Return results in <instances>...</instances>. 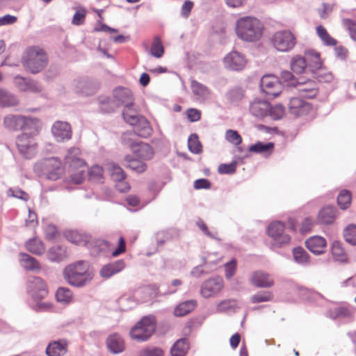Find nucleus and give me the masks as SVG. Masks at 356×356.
<instances>
[{
    "instance_id": "obj_1",
    "label": "nucleus",
    "mask_w": 356,
    "mask_h": 356,
    "mask_svg": "<svg viewBox=\"0 0 356 356\" xmlns=\"http://www.w3.org/2000/svg\"><path fill=\"white\" fill-rule=\"evenodd\" d=\"M264 30L263 23L254 17H242L236 22V34L240 40L246 42L259 41L263 35Z\"/></svg>"
},
{
    "instance_id": "obj_2",
    "label": "nucleus",
    "mask_w": 356,
    "mask_h": 356,
    "mask_svg": "<svg viewBox=\"0 0 356 356\" xmlns=\"http://www.w3.org/2000/svg\"><path fill=\"white\" fill-rule=\"evenodd\" d=\"M40 130V121L24 131L16 139V146L19 154L26 159H31L38 152L35 136Z\"/></svg>"
},
{
    "instance_id": "obj_3",
    "label": "nucleus",
    "mask_w": 356,
    "mask_h": 356,
    "mask_svg": "<svg viewBox=\"0 0 356 356\" xmlns=\"http://www.w3.org/2000/svg\"><path fill=\"white\" fill-rule=\"evenodd\" d=\"M63 276L69 284L76 287L87 284L92 279L88 264L82 261L68 265L64 270Z\"/></svg>"
},
{
    "instance_id": "obj_4",
    "label": "nucleus",
    "mask_w": 356,
    "mask_h": 356,
    "mask_svg": "<svg viewBox=\"0 0 356 356\" xmlns=\"http://www.w3.org/2000/svg\"><path fill=\"white\" fill-rule=\"evenodd\" d=\"M48 57L39 47H29L24 52L22 63L24 68L33 74L41 72L47 66Z\"/></svg>"
},
{
    "instance_id": "obj_5",
    "label": "nucleus",
    "mask_w": 356,
    "mask_h": 356,
    "mask_svg": "<svg viewBox=\"0 0 356 356\" xmlns=\"http://www.w3.org/2000/svg\"><path fill=\"white\" fill-rule=\"evenodd\" d=\"M156 330L154 317L145 316L130 330V336L138 341H145L150 338Z\"/></svg>"
},
{
    "instance_id": "obj_6",
    "label": "nucleus",
    "mask_w": 356,
    "mask_h": 356,
    "mask_svg": "<svg viewBox=\"0 0 356 356\" xmlns=\"http://www.w3.org/2000/svg\"><path fill=\"white\" fill-rule=\"evenodd\" d=\"M29 289L31 296L39 309H49L51 308V303L42 301L47 296L49 292L45 282L41 278L34 277L30 282Z\"/></svg>"
},
{
    "instance_id": "obj_7",
    "label": "nucleus",
    "mask_w": 356,
    "mask_h": 356,
    "mask_svg": "<svg viewBox=\"0 0 356 356\" xmlns=\"http://www.w3.org/2000/svg\"><path fill=\"white\" fill-rule=\"evenodd\" d=\"M273 47L279 51L288 52L292 50L297 43L295 35L289 30L276 31L270 38Z\"/></svg>"
},
{
    "instance_id": "obj_8",
    "label": "nucleus",
    "mask_w": 356,
    "mask_h": 356,
    "mask_svg": "<svg viewBox=\"0 0 356 356\" xmlns=\"http://www.w3.org/2000/svg\"><path fill=\"white\" fill-rule=\"evenodd\" d=\"M285 226L280 221L271 222L267 229L268 236L273 239V245L277 248L282 247L289 243L291 237L284 232Z\"/></svg>"
},
{
    "instance_id": "obj_9",
    "label": "nucleus",
    "mask_w": 356,
    "mask_h": 356,
    "mask_svg": "<svg viewBox=\"0 0 356 356\" xmlns=\"http://www.w3.org/2000/svg\"><path fill=\"white\" fill-rule=\"evenodd\" d=\"M134 134L131 133H125L122 135L123 143L129 145L133 153L143 161L149 160L154 155L152 147L144 143H131V137Z\"/></svg>"
},
{
    "instance_id": "obj_10",
    "label": "nucleus",
    "mask_w": 356,
    "mask_h": 356,
    "mask_svg": "<svg viewBox=\"0 0 356 356\" xmlns=\"http://www.w3.org/2000/svg\"><path fill=\"white\" fill-rule=\"evenodd\" d=\"M40 120L38 118H26L21 115H8L4 118V124L10 129L27 131L29 127Z\"/></svg>"
},
{
    "instance_id": "obj_11",
    "label": "nucleus",
    "mask_w": 356,
    "mask_h": 356,
    "mask_svg": "<svg viewBox=\"0 0 356 356\" xmlns=\"http://www.w3.org/2000/svg\"><path fill=\"white\" fill-rule=\"evenodd\" d=\"M224 287V281L221 277L216 276L205 280L200 286V294L204 298L215 297Z\"/></svg>"
},
{
    "instance_id": "obj_12",
    "label": "nucleus",
    "mask_w": 356,
    "mask_h": 356,
    "mask_svg": "<svg viewBox=\"0 0 356 356\" xmlns=\"http://www.w3.org/2000/svg\"><path fill=\"white\" fill-rule=\"evenodd\" d=\"M261 90L269 97H276L281 92V83L277 76L270 74L263 76L260 81Z\"/></svg>"
},
{
    "instance_id": "obj_13",
    "label": "nucleus",
    "mask_w": 356,
    "mask_h": 356,
    "mask_svg": "<svg viewBox=\"0 0 356 356\" xmlns=\"http://www.w3.org/2000/svg\"><path fill=\"white\" fill-rule=\"evenodd\" d=\"M42 165L47 178L51 180L59 179L65 172L60 160L57 158L52 157L45 159Z\"/></svg>"
},
{
    "instance_id": "obj_14",
    "label": "nucleus",
    "mask_w": 356,
    "mask_h": 356,
    "mask_svg": "<svg viewBox=\"0 0 356 356\" xmlns=\"http://www.w3.org/2000/svg\"><path fill=\"white\" fill-rule=\"evenodd\" d=\"M88 165L86 161H79V165L67 167V181L74 184H81L86 179Z\"/></svg>"
},
{
    "instance_id": "obj_15",
    "label": "nucleus",
    "mask_w": 356,
    "mask_h": 356,
    "mask_svg": "<svg viewBox=\"0 0 356 356\" xmlns=\"http://www.w3.org/2000/svg\"><path fill=\"white\" fill-rule=\"evenodd\" d=\"M225 67L232 71L242 70L246 64L245 56L237 51H232L223 59Z\"/></svg>"
},
{
    "instance_id": "obj_16",
    "label": "nucleus",
    "mask_w": 356,
    "mask_h": 356,
    "mask_svg": "<svg viewBox=\"0 0 356 356\" xmlns=\"http://www.w3.org/2000/svg\"><path fill=\"white\" fill-rule=\"evenodd\" d=\"M296 88L302 98L313 99L318 92V83L312 79H300Z\"/></svg>"
},
{
    "instance_id": "obj_17",
    "label": "nucleus",
    "mask_w": 356,
    "mask_h": 356,
    "mask_svg": "<svg viewBox=\"0 0 356 356\" xmlns=\"http://www.w3.org/2000/svg\"><path fill=\"white\" fill-rule=\"evenodd\" d=\"M288 108L291 114L295 116H301L309 112L312 105L302 98L292 97L289 102Z\"/></svg>"
},
{
    "instance_id": "obj_18",
    "label": "nucleus",
    "mask_w": 356,
    "mask_h": 356,
    "mask_svg": "<svg viewBox=\"0 0 356 356\" xmlns=\"http://www.w3.org/2000/svg\"><path fill=\"white\" fill-rule=\"evenodd\" d=\"M51 132L56 140L58 142L70 140L72 138L71 126L65 122H56L52 126Z\"/></svg>"
},
{
    "instance_id": "obj_19",
    "label": "nucleus",
    "mask_w": 356,
    "mask_h": 356,
    "mask_svg": "<svg viewBox=\"0 0 356 356\" xmlns=\"http://www.w3.org/2000/svg\"><path fill=\"white\" fill-rule=\"evenodd\" d=\"M69 342L67 339H59L50 342L46 348L47 356H63L67 353Z\"/></svg>"
},
{
    "instance_id": "obj_20",
    "label": "nucleus",
    "mask_w": 356,
    "mask_h": 356,
    "mask_svg": "<svg viewBox=\"0 0 356 356\" xmlns=\"http://www.w3.org/2000/svg\"><path fill=\"white\" fill-rule=\"evenodd\" d=\"M269 108L270 104L266 100L254 99L250 105V113L259 119L267 118Z\"/></svg>"
},
{
    "instance_id": "obj_21",
    "label": "nucleus",
    "mask_w": 356,
    "mask_h": 356,
    "mask_svg": "<svg viewBox=\"0 0 356 356\" xmlns=\"http://www.w3.org/2000/svg\"><path fill=\"white\" fill-rule=\"evenodd\" d=\"M250 281L258 288H270L274 285V280L270 275L261 270L254 272L251 276Z\"/></svg>"
},
{
    "instance_id": "obj_22",
    "label": "nucleus",
    "mask_w": 356,
    "mask_h": 356,
    "mask_svg": "<svg viewBox=\"0 0 356 356\" xmlns=\"http://www.w3.org/2000/svg\"><path fill=\"white\" fill-rule=\"evenodd\" d=\"M307 248L316 255L324 252L326 246V241L319 236H312L305 241Z\"/></svg>"
},
{
    "instance_id": "obj_23",
    "label": "nucleus",
    "mask_w": 356,
    "mask_h": 356,
    "mask_svg": "<svg viewBox=\"0 0 356 356\" xmlns=\"http://www.w3.org/2000/svg\"><path fill=\"white\" fill-rule=\"evenodd\" d=\"M114 98L124 107L134 106V98L131 91L125 88H118L114 90Z\"/></svg>"
},
{
    "instance_id": "obj_24",
    "label": "nucleus",
    "mask_w": 356,
    "mask_h": 356,
    "mask_svg": "<svg viewBox=\"0 0 356 356\" xmlns=\"http://www.w3.org/2000/svg\"><path fill=\"white\" fill-rule=\"evenodd\" d=\"M337 212V209L335 207L327 205L319 211L318 220L322 225H330L335 220Z\"/></svg>"
},
{
    "instance_id": "obj_25",
    "label": "nucleus",
    "mask_w": 356,
    "mask_h": 356,
    "mask_svg": "<svg viewBox=\"0 0 356 356\" xmlns=\"http://www.w3.org/2000/svg\"><path fill=\"white\" fill-rule=\"evenodd\" d=\"M108 350L114 354L122 353L124 350V342L118 334H111L106 340Z\"/></svg>"
},
{
    "instance_id": "obj_26",
    "label": "nucleus",
    "mask_w": 356,
    "mask_h": 356,
    "mask_svg": "<svg viewBox=\"0 0 356 356\" xmlns=\"http://www.w3.org/2000/svg\"><path fill=\"white\" fill-rule=\"evenodd\" d=\"M64 160L65 163L67 167L79 165V161H86L81 157V151L78 147H72L69 149Z\"/></svg>"
},
{
    "instance_id": "obj_27",
    "label": "nucleus",
    "mask_w": 356,
    "mask_h": 356,
    "mask_svg": "<svg viewBox=\"0 0 356 356\" xmlns=\"http://www.w3.org/2000/svg\"><path fill=\"white\" fill-rule=\"evenodd\" d=\"M274 143L272 142L263 143L258 141L256 143L250 145L248 150L250 152L264 154L267 156L272 154L274 149Z\"/></svg>"
},
{
    "instance_id": "obj_28",
    "label": "nucleus",
    "mask_w": 356,
    "mask_h": 356,
    "mask_svg": "<svg viewBox=\"0 0 356 356\" xmlns=\"http://www.w3.org/2000/svg\"><path fill=\"white\" fill-rule=\"evenodd\" d=\"M124 266L125 264L123 260H118L114 263L104 266L102 268L100 274L103 277L108 278L121 271Z\"/></svg>"
},
{
    "instance_id": "obj_29",
    "label": "nucleus",
    "mask_w": 356,
    "mask_h": 356,
    "mask_svg": "<svg viewBox=\"0 0 356 356\" xmlns=\"http://www.w3.org/2000/svg\"><path fill=\"white\" fill-rule=\"evenodd\" d=\"M133 126L135 127L134 132L140 137L147 138L152 134V129L149 122L143 116H140L137 124Z\"/></svg>"
},
{
    "instance_id": "obj_30",
    "label": "nucleus",
    "mask_w": 356,
    "mask_h": 356,
    "mask_svg": "<svg viewBox=\"0 0 356 356\" xmlns=\"http://www.w3.org/2000/svg\"><path fill=\"white\" fill-rule=\"evenodd\" d=\"M290 66L291 70L296 74H301L308 70L307 60L300 55H296L291 58Z\"/></svg>"
},
{
    "instance_id": "obj_31",
    "label": "nucleus",
    "mask_w": 356,
    "mask_h": 356,
    "mask_svg": "<svg viewBox=\"0 0 356 356\" xmlns=\"http://www.w3.org/2000/svg\"><path fill=\"white\" fill-rule=\"evenodd\" d=\"M331 251L334 261L340 263H346L347 261V254L339 241H335L333 242Z\"/></svg>"
},
{
    "instance_id": "obj_32",
    "label": "nucleus",
    "mask_w": 356,
    "mask_h": 356,
    "mask_svg": "<svg viewBox=\"0 0 356 356\" xmlns=\"http://www.w3.org/2000/svg\"><path fill=\"white\" fill-rule=\"evenodd\" d=\"M292 253L293 260L297 264L305 266L309 263V255L303 248L296 247L293 249Z\"/></svg>"
},
{
    "instance_id": "obj_33",
    "label": "nucleus",
    "mask_w": 356,
    "mask_h": 356,
    "mask_svg": "<svg viewBox=\"0 0 356 356\" xmlns=\"http://www.w3.org/2000/svg\"><path fill=\"white\" fill-rule=\"evenodd\" d=\"M278 79L280 83H281V86L283 85L285 87L289 88H296L299 81L291 72L288 70L282 71Z\"/></svg>"
},
{
    "instance_id": "obj_34",
    "label": "nucleus",
    "mask_w": 356,
    "mask_h": 356,
    "mask_svg": "<svg viewBox=\"0 0 356 356\" xmlns=\"http://www.w3.org/2000/svg\"><path fill=\"white\" fill-rule=\"evenodd\" d=\"M245 90L239 86H235L226 92L225 97L232 104L238 103L244 97Z\"/></svg>"
},
{
    "instance_id": "obj_35",
    "label": "nucleus",
    "mask_w": 356,
    "mask_h": 356,
    "mask_svg": "<svg viewBox=\"0 0 356 356\" xmlns=\"http://www.w3.org/2000/svg\"><path fill=\"white\" fill-rule=\"evenodd\" d=\"M19 256L21 265L25 269L29 270H40V264L35 258L25 253H22Z\"/></svg>"
},
{
    "instance_id": "obj_36",
    "label": "nucleus",
    "mask_w": 356,
    "mask_h": 356,
    "mask_svg": "<svg viewBox=\"0 0 356 356\" xmlns=\"http://www.w3.org/2000/svg\"><path fill=\"white\" fill-rule=\"evenodd\" d=\"M306 59L307 60L308 70L312 74H316V71L321 69L323 63L320 58L319 53H314L309 57H306Z\"/></svg>"
},
{
    "instance_id": "obj_37",
    "label": "nucleus",
    "mask_w": 356,
    "mask_h": 356,
    "mask_svg": "<svg viewBox=\"0 0 356 356\" xmlns=\"http://www.w3.org/2000/svg\"><path fill=\"white\" fill-rule=\"evenodd\" d=\"M55 296L56 300L63 304H69L72 302L73 300L72 291L66 287L58 288Z\"/></svg>"
},
{
    "instance_id": "obj_38",
    "label": "nucleus",
    "mask_w": 356,
    "mask_h": 356,
    "mask_svg": "<svg viewBox=\"0 0 356 356\" xmlns=\"http://www.w3.org/2000/svg\"><path fill=\"white\" fill-rule=\"evenodd\" d=\"M191 88L193 95L200 98H205L210 95L209 89L205 85L195 80L191 81Z\"/></svg>"
},
{
    "instance_id": "obj_39",
    "label": "nucleus",
    "mask_w": 356,
    "mask_h": 356,
    "mask_svg": "<svg viewBox=\"0 0 356 356\" xmlns=\"http://www.w3.org/2000/svg\"><path fill=\"white\" fill-rule=\"evenodd\" d=\"M66 238L71 243L76 245H86L88 241V237L80 234L77 231H69L65 234Z\"/></svg>"
},
{
    "instance_id": "obj_40",
    "label": "nucleus",
    "mask_w": 356,
    "mask_h": 356,
    "mask_svg": "<svg viewBox=\"0 0 356 356\" xmlns=\"http://www.w3.org/2000/svg\"><path fill=\"white\" fill-rule=\"evenodd\" d=\"M316 33L321 38L323 44L326 46H335L337 44V40L331 37L325 28L322 25H319L316 27Z\"/></svg>"
},
{
    "instance_id": "obj_41",
    "label": "nucleus",
    "mask_w": 356,
    "mask_h": 356,
    "mask_svg": "<svg viewBox=\"0 0 356 356\" xmlns=\"http://www.w3.org/2000/svg\"><path fill=\"white\" fill-rule=\"evenodd\" d=\"M49 259L52 261H59L67 257L66 251L60 245L51 248L47 252Z\"/></svg>"
},
{
    "instance_id": "obj_42",
    "label": "nucleus",
    "mask_w": 356,
    "mask_h": 356,
    "mask_svg": "<svg viewBox=\"0 0 356 356\" xmlns=\"http://www.w3.org/2000/svg\"><path fill=\"white\" fill-rule=\"evenodd\" d=\"M122 116L124 120L132 126L137 124V121L141 115H137V111L134 108V106H129L124 107Z\"/></svg>"
},
{
    "instance_id": "obj_43",
    "label": "nucleus",
    "mask_w": 356,
    "mask_h": 356,
    "mask_svg": "<svg viewBox=\"0 0 356 356\" xmlns=\"http://www.w3.org/2000/svg\"><path fill=\"white\" fill-rule=\"evenodd\" d=\"M125 161L127 162V167L136 172L142 173L147 169V165L143 161L133 159L129 156L125 157Z\"/></svg>"
},
{
    "instance_id": "obj_44",
    "label": "nucleus",
    "mask_w": 356,
    "mask_h": 356,
    "mask_svg": "<svg viewBox=\"0 0 356 356\" xmlns=\"http://www.w3.org/2000/svg\"><path fill=\"white\" fill-rule=\"evenodd\" d=\"M26 247L30 252L38 255L42 254L45 250L43 243L38 238L29 240Z\"/></svg>"
},
{
    "instance_id": "obj_45",
    "label": "nucleus",
    "mask_w": 356,
    "mask_h": 356,
    "mask_svg": "<svg viewBox=\"0 0 356 356\" xmlns=\"http://www.w3.org/2000/svg\"><path fill=\"white\" fill-rule=\"evenodd\" d=\"M188 147L191 152L198 154L202 151V146L197 134H191L188 139Z\"/></svg>"
},
{
    "instance_id": "obj_46",
    "label": "nucleus",
    "mask_w": 356,
    "mask_h": 356,
    "mask_svg": "<svg viewBox=\"0 0 356 356\" xmlns=\"http://www.w3.org/2000/svg\"><path fill=\"white\" fill-rule=\"evenodd\" d=\"M107 168L114 180L122 181L126 178V174L118 165L110 163L107 165Z\"/></svg>"
},
{
    "instance_id": "obj_47",
    "label": "nucleus",
    "mask_w": 356,
    "mask_h": 356,
    "mask_svg": "<svg viewBox=\"0 0 356 356\" xmlns=\"http://www.w3.org/2000/svg\"><path fill=\"white\" fill-rule=\"evenodd\" d=\"M18 104L17 99L8 92L0 90V105L2 106H14Z\"/></svg>"
},
{
    "instance_id": "obj_48",
    "label": "nucleus",
    "mask_w": 356,
    "mask_h": 356,
    "mask_svg": "<svg viewBox=\"0 0 356 356\" xmlns=\"http://www.w3.org/2000/svg\"><path fill=\"white\" fill-rule=\"evenodd\" d=\"M343 237L345 241L353 245H356V225H350L343 230Z\"/></svg>"
},
{
    "instance_id": "obj_49",
    "label": "nucleus",
    "mask_w": 356,
    "mask_h": 356,
    "mask_svg": "<svg viewBox=\"0 0 356 356\" xmlns=\"http://www.w3.org/2000/svg\"><path fill=\"white\" fill-rule=\"evenodd\" d=\"M351 202V193L348 190L341 191L337 197V203L341 209H346Z\"/></svg>"
},
{
    "instance_id": "obj_50",
    "label": "nucleus",
    "mask_w": 356,
    "mask_h": 356,
    "mask_svg": "<svg viewBox=\"0 0 356 356\" xmlns=\"http://www.w3.org/2000/svg\"><path fill=\"white\" fill-rule=\"evenodd\" d=\"M104 170L97 165L91 167L88 171V177L90 180L96 182H102L104 179Z\"/></svg>"
},
{
    "instance_id": "obj_51",
    "label": "nucleus",
    "mask_w": 356,
    "mask_h": 356,
    "mask_svg": "<svg viewBox=\"0 0 356 356\" xmlns=\"http://www.w3.org/2000/svg\"><path fill=\"white\" fill-rule=\"evenodd\" d=\"M151 54L156 58H161L164 53V48L159 37H155L150 48Z\"/></svg>"
},
{
    "instance_id": "obj_52",
    "label": "nucleus",
    "mask_w": 356,
    "mask_h": 356,
    "mask_svg": "<svg viewBox=\"0 0 356 356\" xmlns=\"http://www.w3.org/2000/svg\"><path fill=\"white\" fill-rule=\"evenodd\" d=\"M273 298V295L270 291H260L252 296L250 301L252 303H259L264 302L271 301Z\"/></svg>"
},
{
    "instance_id": "obj_53",
    "label": "nucleus",
    "mask_w": 356,
    "mask_h": 356,
    "mask_svg": "<svg viewBox=\"0 0 356 356\" xmlns=\"http://www.w3.org/2000/svg\"><path fill=\"white\" fill-rule=\"evenodd\" d=\"M197 302L195 300H189L179 302V316L188 314L195 308Z\"/></svg>"
},
{
    "instance_id": "obj_54",
    "label": "nucleus",
    "mask_w": 356,
    "mask_h": 356,
    "mask_svg": "<svg viewBox=\"0 0 356 356\" xmlns=\"http://www.w3.org/2000/svg\"><path fill=\"white\" fill-rule=\"evenodd\" d=\"M351 312L346 307H339L334 309L329 312V317L332 319L337 318H350Z\"/></svg>"
},
{
    "instance_id": "obj_55",
    "label": "nucleus",
    "mask_w": 356,
    "mask_h": 356,
    "mask_svg": "<svg viewBox=\"0 0 356 356\" xmlns=\"http://www.w3.org/2000/svg\"><path fill=\"white\" fill-rule=\"evenodd\" d=\"M284 114V108L281 104H276L271 106L270 104L269 112H268V117H270L272 120H280Z\"/></svg>"
},
{
    "instance_id": "obj_56",
    "label": "nucleus",
    "mask_w": 356,
    "mask_h": 356,
    "mask_svg": "<svg viewBox=\"0 0 356 356\" xmlns=\"http://www.w3.org/2000/svg\"><path fill=\"white\" fill-rule=\"evenodd\" d=\"M237 167V162L232 161L229 163H221L218 165V172L221 175H232L235 173Z\"/></svg>"
},
{
    "instance_id": "obj_57",
    "label": "nucleus",
    "mask_w": 356,
    "mask_h": 356,
    "mask_svg": "<svg viewBox=\"0 0 356 356\" xmlns=\"http://www.w3.org/2000/svg\"><path fill=\"white\" fill-rule=\"evenodd\" d=\"M225 138L228 142L235 145H238L242 143V138L240 134L237 131L233 129L226 131Z\"/></svg>"
},
{
    "instance_id": "obj_58",
    "label": "nucleus",
    "mask_w": 356,
    "mask_h": 356,
    "mask_svg": "<svg viewBox=\"0 0 356 356\" xmlns=\"http://www.w3.org/2000/svg\"><path fill=\"white\" fill-rule=\"evenodd\" d=\"M163 350L157 347H147L139 353L138 356H163Z\"/></svg>"
},
{
    "instance_id": "obj_59",
    "label": "nucleus",
    "mask_w": 356,
    "mask_h": 356,
    "mask_svg": "<svg viewBox=\"0 0 356 356\" xmlns=\"http://www.w3.org/2000/svg\"><path fill=\"white\" fill-rule=\"evenodd\" d=\"M196 225L200 228V229L208 237L215 239L216 241H220V238L216 236L217 232L213 233L211 232L207 225L204 223V222L201 219L199 218L196 221Z\"/></svg>"
},
{
    "instance_id": "obj_60",
    "label": "nucleus",
    "mask_w": 356,
    "mask_h": 356,
    "mask_svg": "<svg viewBox=\"0 0 356 356\" xmlns=\"http://www.w3.org/2000/svg\"><path fill=\"white\" fill-rule=\"evenodd\" d=\"M86 16V10L83 8H79L74 13L72 23L74 25H81L85 22Z\"/></svg>"
},
{
    "instance_id": "obj_61",
    "label": "nucleus",
    "mask_w": 356,
    "mask_h": 356,
    "mask_svg": "<svg viewBox=\"0 0 356 356\" xmlns=\"http://www.w3.org/2000/svg\"><path fill=\"white\" fill-rule=\"evenodd\" d=\"M225 268L226 278L231 279L234 275L236 268V261L235 259H232L230 261L225 264Z\"/></svg>"
},
{
    "instance_id": "obj_62",
    "label": "nucleus",
    "mask_w": 356,
    "mask_h": 356,
    "mask_svg": "<svg viewBox=\"0 0 356 356\" xmlns=\"http://www.w3.org/2000/svg\"><path fill=\"white\" fill-rule=\"evenodd\" d=\"M211 186L210 181L205 178L196 179L193 183V187L196 190L209 189Z\"/></svg>"
},
{
    "instance_id": "obj_63",
    "label": "nucleus",
    "mask_w": 356,
    "mask_h": 356,
    "mask_svg": "<svg viewBox=\"0 0 356 356\" xmlns=\"http://www.w3.org/2000/svg\"><path fill=\"white\" fill-rule=\"evenodd\" d=\"M188 120L191 122H195L200 120L201 112L196 108H188L186 112Z\"/></svg>"
},
{
    "instance_id": "obj_64",
    "label": "nucleus",
    "mask_w": 356,
    "mask_h": 356,
    "mask_svg": "<svg viewBox=\"0 0 356 356\" xmlns=\"http://www.w3.org/2000/svg\"><path fill=\"white\" fill-rule=\"evenodd\" d=\"M194 3L190 0L186 1L181 8V15L184 18H188L193 8Z\"/></svg>"
}]
</instances>
